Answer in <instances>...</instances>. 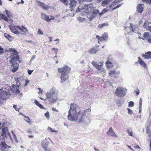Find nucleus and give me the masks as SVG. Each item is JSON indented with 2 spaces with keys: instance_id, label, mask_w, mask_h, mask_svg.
Returning <instances> with one entry per match:
<instances>
[{
  "instance_id": "338daca9",
  "label": "nucleus",
  "mask_w": 151,
  "mask_h": 151,
  "mask_svg": "<svg viewBox=\"0 0 151 151\" xmlns=\"http://www.w3.org/2000/svg\"><path fill=\"white\" fill-rule=\"evenodd\" d=\"M134 147L136 149H139L140 148V147L137 145H136Z\"/></svg>"
},
{
  "instance_id": "9b49d317",
  "label": "nucleus",
  "mask_w": 151,
  "mask_h": 151,
  "mask_svg": "<svg viewBox=\"0 0 151 151\" xmlns=\"http://www.w3.org/2000/svg\"><path fill=\"white\" fill-rule=\"evenodd\" d=\"M92 64L97 69L100 70L103 65L102 63L101 62H100L97 63L93 61L92 62Z\"/></svg>"
},
{
  "instance_id": "4be33fe9",
  "label": "nucleus",
  "mask_w": 151,
  "mask_h": 151,
  "mask_svg": "<svg viewBox=\"0 0 151 151\" xmlns=\"http://www.w3.org/2000/svg\"><path fill=\"white\" fill-rule=\"evenodd\" d=\"M143 8L142 6V4H139L137 7V10L138 12L139 13H142V12Z\"/></svg>"
},
{
  "instance_id": "5fc2aeb1",
  "label": "nucleus",
  "mask_w": 151,
  "mask_h": 151,
  "mask_svg": "<svg viewBox=\"0 0 151 151\" xmlns=\"http://www.w3.org/2000/svg\"><path fill=\"white\" fill-rule=\"evenodd\" d=\"M108 10L106 8H105L103 9L102 11L104 13V14L107 12Z\"/></svg>"
},
{
  "instance_id": "09e8293b",
  "label": "nucleus",
  "mask_w": 151,
  "mask_h": 151,
  "mask_svg": "<svg viewBox=\"0 0 151 151\" xmlns=\"http://www.w3.org/2000/svg\"><path fill=\"white\" fill-rule=\"evenodd\" d=\"M52 50L55 51V53L56 55L57 54V52L58 50V49L57 48H54L52 49Z\"/></svg>"
},
{
  "instance_id": "680f3d73",
  "label": "nucleus",
  "mask_w": 151,
  "mask_h": 151,
  "mask_svg": "<svg viewBox=\"0 0 151 151\" xmlns=\"http://www.w3.org/2000/svg\"><path fill=\"white\" fill-rule=\"evenodd\" d=\"M13 107L16 110V111H18L19 109H17V105H14L13 106Z\"/></svg>"
},
{
  "instance_id": "a19ab883",
  "label": "nucleus",
  "mask_w": 151,
  "mask_h": 151,
  "mask_svg": "<svg viewBox=\"0 0 151 151\" xmlns=\"http://www.w3.org/2000/svg\"><path fill=\"white\" fill-rule=\"evenodd\" d=\"M4 52V49L1 46H0V55L2 54Z\"/></svg>"
},
{
  "instance_id": "2eb2a0df",
  "label": "nucleus",
  "mask_w": 151,
  "mask_h": 151,
  "mask_svg": "<svg viewBox=\"0 0 151 151\" xmlns=\"http://www.w3.org/2000/svg\"><path fill=\"white\" fill-rule=\"evenodd\" d=\"M151 52L149 51L145 52V54H142V56L145 59H151Z\"/></svg>"
},
{
  "instance_id": "aec40b11",
  "label": "nucleus",
  "mask_w": 151,
  "mask_h": 151,
  "mask_svg": "<svg viewBox=\"0 0 151 151\" xmlns=\"http://www.w3.org/2000/svg\"><path fill=\"white\" fill-rule=\"evenodd\" d=\"M106 134L109 136H112L113 134H114V132L112 130V128L110 127L109 131L106 133Z\"/></svg>"
},
{
  "instance_id": "f03ea898",
  "label": "nucleus",
  "mask_w": 151,
  "mask_h": 151,
  "mask_svg": "<svg viewBox=\"0 0 151 151\" xmlns=\"http://www.w3.org/2000/svg\"><path fill=\"white\" fill-rule=\"evenodd\" d=\"M58 91L55 87H52L47 92L46 98L48 101L51 103H55L58 99Z\"/></svg>"
},
{
  "instance_id": "0eeeda50",
  "label": "nucleus",
  "mask_w": 151,
  "mask_h": 151,
  "mask_svg": "<svg viewBox=\"0 0 151 151\" xmlns=\"http://www.w3.org/2000/svg\"><path fill=\"white\" fill-rule=\"evenodd\" d=\"M5 89V88H2L0 90V99L1 100L6 99L7 98L6 96H8L9 95L10 96L11 95L10 92L4 90Z\"/></svg>"
},
{
  "instance_id": "b1692460",
  "label": "nucleus",
  "mask_w": 151,
  "mask_h": 151,
  "mask_svg": "<svg viewBox=\"0 0 151 151\" xmlns=\"http://www.w3.org/2000/svg\"><path fill=\"white\" fill-rule=\"evenodd\" d=\"M99 12V10L98 9H95L93 11L92 13L96 16V17L98 16Z\"/></svg>"
},
{
  "instance_id": "1a4fd4ad",
  "label": "nucleus",
  "mask_w": 151,
  "mask_h": 151,
  "mask_svg": "<svg viewBox=\"0 0 151 151\" xmlns=\"http://www.w3.org/2000/svg\"><path fill=\"white\" fill-rule=\"evenodd\" d=\"M19 86H17L14 84L12 85V87L11 88V91L14 93L18 94L19 93V95H20V96H22V94L20 93L19 90Z\"/></svg>"
},
{
  "instance_id": "49530a36",
  "label": "nucleus",
  "mask_w": 151,
  "mask_h": 151,
  "mask_svg": "<svg viewBox=\"0 0 151 151\" xmlns=\"http://www.w3.org/2000/svg\"><path fill=\"white\" fill-rule=\"evenodd\" d=\"M38 34L42 35L43 34V33L42 32V31L40 29H39L38 31Z\"/></svg>"
},
{
  "instance_id": "3c124183",
  "label": "nucleus",
  "mask_w": 151,
  "mask_h": 151,
  "mask_svg": "<svg viewBox=\"0 0 151 151\" xmlns=\"http://www.w3.org/2000/svg\"><path fill=\"white\" fill-rule=\"evenodd\" d=\"M13 137L14 139L15 140L16 142H18V140L17 138V137L15 134H13Z\"/></svg>"
},
{
  "instance_id": "c03bdc74",
  "label": "nucleus",
  "mask_w": 151,
  "mask_h": 151,
  "mask_svg": "<svg viewBox=\"0 0 151 151\" xmlns=\"http://www.w3.org/2000/svg\"><path fill=\"white\" fill-rule=\"evenodd\" d=\"M122 5V4H119L118 5L116 6H115V7H114V8H113L112 9V10H114L115 9H116L120 7Z\"/></svg>"
},
{
  "instance_id": "dca6fc26",
  "label": "nucleus",
  "mask_w": 151,
  "mask_h": 151,
  "mask_svg": "<svg viewBox=\"0 0 151 151\" xmlns=\"http://www.w3.org/2000/svg\"><path fill=\"white\" fill-rule=\"evenodd\" d=\"M120 71H118L117 72H116L114 70H112L109 73V75L110 76L114 77L115 78H116V75L117 74H120Z\"/></svg>"
},
{
  "instance_id": "bb28decb",
  "label": "nucleus",
  "mask_w": 151,
  "mask_h": 151,
  "mask_svg": "<svg viewBox=\"0 0 151 151\" xmlns=\"http://www.w3.org/2000/svg\"><path fill=\"white\" fill-rule=\"evenodd\" d=\"M8 51H10V52H13L14 54H18V52L16 51V50L13 48H10L9 49V50H6L5 51V52H8Z\"/></svg>"
},
{
  "instance_id": "c756f323",
  "label": "nucleus",
  "mask_w": 151,
  "mask_h": 151,
  "mask_svg": "<svg viewBox=\"0 0 151 151\" xmlns=\"http://www.w3.org/2000/svg\"><path fill=\"white\" fill-rule=\"evenodd\" d=\"M108 24L107 23H104L102 24H99L98 27L99 28H101L106 26H108Z\"/></svg>"
},
{
  "instance_id": "0e129e2a",
  "label": "nucleus",
  "mask_w": 151,
  "mask_h": 151,
  "mask_svg": "<svg viewBox=\"0 0 151 151\" xmlns=\"http://www.w3.org/2000/svg\"><path fill=\"white\" fill-rule=\"evenodd\" d=\"M54 41H55L58 42L56 43V44H58L59 42V40L58 38L56 39L55 40H54Z\"/></svg>"
},
{
  "instance_id": "774afa93",
  "label": "nucleus",
  "mask_w": 151,
  "mask_h": 151,
  "mask_svg": "<svg viewBox=\"0 0 151 151\" xmlns=\"http://www.w3.org/2000/svg\"><path fill=\"white\" fill-rule=\"evenodd\" d=\"M35 58V55H33L32 57L31 58V60H32L34 59Z\"/></svg>"
},
{
  "instance_id": "8fccbe9b",
  "label": "nucleus",
  "mask_w": 151,
  "mask_h": 151,
  "mask_svg": "<svg viewBox=\"0 0 151 151\" xmlns=\"http://www.w3.org/2000/svg\"><path fill=\"white\" fill-rule=\"evenodd\" d=\"M128 113L130 114L132 113V111L129 108H127Z\"/></svg>"
},
{
  "instance_id": "7c9ffc66",
  "label": "nucleus",
  "mask_w": 151,
  "mask_h": 151,
  "mask_svg": "<svg viewBox=\"0 0 151 151\" xmlns=\"http://www.w3.org/2000/svg\"><path fill=\"white\" fill-rule=\"evenodd\" d=\"M96 17V16L92 12V14L89 17L88 19L89 20L91 21Z\"/></svg>"
},
{
  "instance_id": "4468645a",
  "label": "nucleus",
  "mask_w": 151,
  "mask_h": 151,
  "mask_svg": "<svg viewBox=\"0 0 151 151\" xmlns=\"http://www.w3.org/2000/svg\"><path fill=\"white\" fill-rule=\"evenodd\" d=\"M108 39V36L107 33H104L102 35L101 37V41L104 40L106 42Z\"/></svg>"
},
{
  "instance_id": "4d7b16f0",
  "label": "nucleus",
  "mask_w": 151,
  "mask_h": 151,
  "mask_svg": "<svg viewBox=\"0 0 151 151\" xmlns=\"http://www.w3.org/2000/svg\"><path fill=\"white\" fill-rule=\"evenodd\" d=\"M24 3V1L23 0H21V1L17 2V4H23Z\"/></svg>"
},
{
  "instance_id": "72a5a7b5",
  "label": "nucleus",
  "mask_w": 151,
  "mask_h": 151,
  "mask_svg": "<svg viewBox=\"0 0 151 151\" xmlns=\"http://www.w3.org/2000/svg\"><path fill=\"white\" fill-rule=\"evenodd\" d=\"M4 37L7 39L8 40H9V38L11 37V36L7 33H4Z\"/></svg>"
},
{
  "instance_id": "603ef678",
  "label": "nucleus",
  "mask_w": 151,
  "mask_h": 151,
  "mask_svg": "<svg viewBox=\"0 0 151 151\" xmlns=\"http://www.w3.org/2000/svg\"><path fill=\"white\" fill-rule=\"evenodd\" d=\"M96 38L98 39L99 40L98 43H99V42L101 41V40H100L101 37H100L99 36L96 35Z\"/></svg>"
},
{
  "instance_id": "ea45409f",
  "label": "nucleus",
  "mask_w": 151,
  "mask_h": 151,
  "mask_svg": "<svg viewBox=\"0 0 151 151\" xmlns=\"http://www.w3.org/2000/svg\"><path fill=\"white\" fill-rule=\"evenodd\" d=\"M65 5H67L68 4V1L67 0H60Z\"/></svg>"
},
{
  "instance_id": "e433bc0d",
  "label": "nucleus",
  "mask_w": 151,
  "mask_h": 151,
  "mask_svg": "<svg viewBox=\"0 0 151 151\" xmlns=\"http://www.w3.org/2000/svg\"><path fill=\"white\" fill-rule=\"evenodd\" d=\"M100 72L101 74L103 76H104L105 74V70L104 69H102L100 70Z\"/></svg>"
},
{
  "instance_id": "5701e85b",
  "label": "nucleus",
  "mask_w": 151,
  "mask_h": 151,
  "mask_svg": "<svg viewBox=\"0 0 151 151\" xmlns=\"http://www.w3.org/2000/svg\"><path fill=\"white\" fill-rule=\"evenodd\" d=\"M15 81H16L17 85H16L17 86H19V87L21 84V83L20 82L21 79L19 78H15Z\"/></svg>"
},
{
  "instance_id": "f3484780",
  "label": "nucleus",
  "mask_w": 151,
  "mask_h": 151,
  "mask_svg": "<svg viewBox=\"0 0 151 151\" xmlns=\"http://www.w3.org/2000/svg\"><path fill=\"white\" fill-rule=\"evenodd\" d=\"M138 62L139 63V64L143 66L145 68H147V65L142 60H141V59L139 57H138Z\"/></svg>"
},
{
  "instance_id": "a211bd4d",
  "label": "nucleus",
  "mask_w": 151,
  "mask_h": 151,
  "mask_svg": "<svg viewBox=\"0 0 151 151\" xmlns=\"http://www.w3.org/2000/svg\"><path fill=\"white\" fill-rule=\"evenodd\" d=\"M38 4H39V5L41 6L43 9L46 10L48 9L47 6V5H45L44 3L40 1H38Z\"/></svg>"
},
{
  "instance_id": "6e6552de",
  "label": "nucleus",
  "mask_w": 151,
  "mask_h": 151,
  "mask_svg": "<svg viewBox=\"0 0 151 151\" xmlns=\"http://www.w3.org/2000/svg\"><path fill=\"white\" fill-rule=\"evenodd\" d=\"M1 135L3 136L2 138L4 140H5L9 137L10 138H11L10 134L8 131L7 127H5L2 129Z\"/></svg>"
},
{
  "instance_id": "c9c22d12",
  "label": "nucleus",
  "mask_w": 151,
  "mask_h": 151,
  "mask_svg": "<svg viewBox=\"0 0 151 151\" xmlns=\"http://www.w3.org/2000/svg\"><path fill=\"white\" fill-rule=\"evenodd\" d=\"M78 21L81 22H82L84 21L85 19L81 17H79L77 19Z\"/></svg>"
},
{
  "instance_id": "a878e982",
  "label": "nucleus",
  "mask_w": 151,
  "mask_h": 151,
  "mask_svg": "<svg viewBox=\"0 0 151 151\" xmlns=\"http://www.w3.org/2000/svg\"><path fill=\"white\" fill-rule=\"evenodd\" d=\"M48 144L46 142L42 143L41 145L42 147L44 149L45 151H47V148Z\"/></svg>"
},
{
  "instance_id": "9d476101",
  "label": "nucleus",
  "mask_w": 151,
  "mask_h": 151,
  "mask_svg": "<svg viewBox=\"0 0 151 151\" xmlns=\"http://www.w3.org/2000/svg\"><path fill=\"white\" fill-rule=\"evenodd\" d=\"M41 17L42 19L45 20L48 22H50L51 20L54 19V17L51 16H50V17H49L48 16L43 13H42Z\"/></svg>"
},
{
  "instance_id": "f8f14e48",
  "label": "nucleus",
  "mask_w": 151,
  "mask_h": 151,
  "mask_svg": "<svg viewBox=\"0 0 151 151\" xmlns=\"http://www.w3.org/2000/svg\"><path fill=\"white\" fill-rule=\"evenodd\" d=\"M144 28L147 30L151 32V23L150 22H145L143 24Z\"/></svg>"
},
{
  "instance_id": "37998d69",
  "label": "nucleus",
  "mask_w": 151,
  "mask_h": 151,
  "mask_svg": "<svg viewBox=\"0 0 151 151\" xmlns=\"http://www.w3.org/2000/svg\"><path fill=\"white\" fill-rule=\"evenodd\" d=\"M142 99L141 98H140L139 100V109L141 110L142 106Z\"/></svg>"
},
{
  "instance_id": "ddd939ff",
  "label": "nucleus",
  "mask_w": 151,
  "mask_h": 151,
  "mask_svg": "<svg viewBox=\"0 0 151 151\" xmlns=\"http://www.w3.org/2000/svg\"><path fill=\"white\" fill-rule=\"evenodd\" d=\"M9 27L13 33L16 35H18L19 34V31L14 27H13L11 25H9Z\"/></svg>"
},
{
  "instance_id": "a18cd8bd",
  "label": "nucleus",
  "mask_w": 151,
  "mask_h": 151,
  "mask_svg": "<svg viewBox=\"0 0 151 151\" xmlns=\"http://www.w3.org/2000/svg\"><path fill=\"white\" fill-rule=\"evenodd\" d=\"M45 116L49 119V112L48 111L45 114Z\"/></svg>"
},
{
  "instance_id": "423d86ee",
  "label": "nucleus",
  "mask_w": 151,
  "mask_h": 151,
  "mask_svg": "<svg viewBox=\"0 0 151 151\" xmlns=\"http://www.w3.org/2000/svg\"><path fill=\"white\" fill-rule=\"evenodd\" d=\"M83 4H80L78 7V10L76 11V12H79L83 10V11L86 13H88L91 12L93 9L94 8L93 7L90 6L89 4H85L84 6H83Z\"/></svg>"
},
{
  "instance_id": "864d4df0",
  "label": "nucleus",
  "mask_w": 151,
  "mask_h": 151,
  "mask_svg": "<svg viewBox=\"0 0 151 151\" xmlns=\"http://www.w3.org/2000/svg\"><path fill=\"white\" fill-rule=\"evenodd\" d=\"M35 103L36 104V105L38 106L39 104H40L39 103V102L37 101V100H35Z\"/></svg>"
},
{
  "instance_id": "4c0bfd02",
  "label": "nucleus",
  "mask_w": 151,
  "mask_h": 151,
  "mask_svg": "<svg viewBox=\"0 0 151 151\" xmlns=\"http://www.w3.org/2000/svg\"><path fill=\"white\" fill-rule=\"evenodd\" d=\"M134 103L132 101H130L129 103L128 106L129 107H132L134 106Z\"/></svg>"
},
{
  "instance_id": "13d9d810",
  "label": "nucleus",
  "mask_w": 151,
  "mask_h": 151,
  "mask_svg": "<svg viewBox=\"0 0 151 151\" xmlns=\"http://www.w3.org/2000/svg\"><path fill=\"white\" fill-rule=\"evenodd\" d=\"M104 14V13L102 11H101V12L100 13L99 12V15L100 16V17L102 16V15Z\"/></svg>"
},
{
  "instance_id": "052dcab7",
  "label": "nucleus",
  "mask_w": 151,
  "mask_h": 151,
  "mask_svg": "<svg viewBox=\"0 0 151 151\" xmlns=\"http://www.w3.org/2000/svg\"><path fill=\"white\" fill-rule=\"evenodd\" d=\"M38 106L41 109H44L45 108L43 107V106L41 104H40L38 105Z\"/></svg>"
},
{
  "instance_id": "f257e3e1",
  "label": "nucleus",
  "mask_w": 151,
  "mask_h": 151,
  "mask_svg": "<svg viewBox=\"0 0 151 151\" xmlns=\"http://www.w3.org/2000/svg\"><path fill=\"white\" fill-rule=\"evenodd\" d=\"M91 111L90 108L86 110H81L79 106L76 104H71L68 111V119L70 121H76L78 122H83L86 118V113Z\"/></svg>"
},
{
  "instance_id": "7ed1b4c3",
  "label": "nucleus",
  "mask_w": 151,
  "mask_h": 151,
  "mask_svg": "<svg viewBox=\"0 0 151 151\" xmlns=\"http://www.w3.org/2000/svg\"><path fill=\"white\" fill-rule=\"evenodd\" d=\"M71 70V68L68 66H65L63 67L58 68V72L60 73L61 83H63L69 77L68 73Z\"/></svg>"
},
{
  "instance_id": "412c9836",
  "label": "nucleus",
  "mask_w": 151,
  "mask_h": 151,
  "mask_svg": "<svg viewBox=\"0 0 151 151\" xmlns=\"http://www.w3.org/2000/svg\"><path fill=\"white\" fill-rule=\"evenodd\" d=\"M0 19H2L8 22L9 21L8 18L4 14H0Z\"/></svg>"
},
{
  "instance_id": "6e6d98bb",
  "label": "nucleus",
  "mask_w": 151,
  "mask_h": 151,
  "mask_svg": "<svg viewBox=\"0 0 151 151\" xmlns=\"http://www.w3.org/2000/svg\"><path fill=\"white\" fill-rule=\"evenodd\" d=\"M33 71V70H28V74L30 75L31 74L32 72Z\"/></svg>"
},
{
  "instance_id": "6ab92c4d",
  "label": "nucleus",
  "mask_w": 151,
  "mask_h": 151,
  "mask_svg": "<svg viewBox=\"0 0 151 151\" xmlns=\"http://www.w3.org/2000/svg\"><path fill=\"white\" fill-rule=\"evenodd\" d=\"M98 50L96 48H93L89 50V53L91 54H95Z\"/></svg>"
},
{
  "instance_id": "58836bf2",
  "label": "nucleus",
  "mask_w": 151,
  "mask_h": 151,
  "mask_svg": "<svg viewBox=\"0 0 151 151\" xmlns=\"http://www.w3.org/2000/svg\"><path fill=\"white\" fill-rule=\"evenodd\" d=\"M127 132L128 133V135L130 136H132L133 135L132 133L133 132L132 131L130 132V129H128L127 130Z\"/></svg>"
},
{
  "instance_id": "c85d7f7f",
  "label": "nucleus",
  "mask_w": 151,
  "mask_h": 151,
  "mask_svg": "<svg viewBox=\"0 0 151 151\" xmlns=\"http://www.w3.org/2000/svg\"><path fill=\"white\" fill-rule=\"evenodd\" d=\"M106 66L107 68H109L111 67L112 64L110 62L107 61L106 62Z\"/></svg>"
},
{
  "instance_id": "69168bd1",
  "label": "nucleus",
  "mask_w": 151,
  "mask_h": 151,
  "mask_svg": "<svg viewBox=\"0 0 151 151\" xmlns=\"http://www.w3.org/2000/svg\"><path fill=\"white\" fill-rule=\"evenodd\" d=\"M140 92L139 90H137V91H136V93L137 95H138L139 93Z\"/></svg>"
},
{
  "instance_id": "20e7f679",
  "label": "nucleus",
  "mask_w": 151,
  "mask_h": 151,
  "mask_svg": "<svg viewBox=\"0 0 151 151\" xmlns=\"http://www.w3.org/2000/svg\"><path fill=\"white\" fill-rule=\"evenodd\" d=\"M10 58L11 59L9 60L10 63L12 64V71L13 72H15L18 68L19 65L16 61L18 59V56L16 54L12 53Z\"/></svg>"
},
{
  "instance_id": "2f4dec72",
  "label": "nucleus",
  "mask_w": 151,
  "mask_h": 151,
  "mask_svg": "<svg viewBox=\"0 0 151 151\" xmlns=\"http://www.w3.org/2000/svg\"><path fill=\"white\" fill-rule=\"evenodd\" d=\"M5 11L6 12V14L7 15V17L9 19H10V12L6 10H5Z\"/></svg>"
},
{
  "instance_id": "bf43d9fd",
  "label": "nucleus",
  "mask_w": 151,
  "mask_h": 151,
  "mask_svg": "<svg viewBox=\"0 0 151 151\" xmlns=\"http://www.w3.org/2000/svg\"><path fill=\"white\" fill-rule=\"evenodd\" d=\"M29 82V81L28 80L26 81L25 82V84L24 85V86H26L28 84Z\"/></svg>"
},
{
  "instance_id": "393cba45",
  "label": "nucleus",
  "mask_w": 151,
  "mask_h": 151,
  "mask_svg": "<svg viewBox=\"0 0 151 151\" xmlns=\"http://www.w3.org/2000/svg\"><path fill=\"white\" fill-rule=\"evenodd\" d=\"M101 5L103 7H105L107 6V5L109 4L108 2H107V1H106V0L102 1L101 2Z\"/></svg>"
},
{
  "instance_id": "f704fd0d",
  "label": "nucleus",
  "mask_w": 151,
  "mask_h": 151,
  "mask_svg": "<svg viewBox=\"0 0 151 151\" xmlns=\"http://www.w3.org/2000/svg\"><path fill=\"white\" fill-rule=\"evenodd\" d=\"M24 117L25 118L24 119L28 123H29L30 122H31L30 121V118L28 116H25Z\"/></svg>"
},
{
  "instance_id": "e2e57ef3",
  "label": "nucleus",
  "mask_w": 151,
  "mask_h": 151,
  "mask_svg": "<svg viewBox=\"0 0 151 151\" xmlns=\"http://www.w3.org/2000/svg\"><path fill=\"white\" fill-rule=\"evenodd\" d=\"M17 27L19 29L21 30V31H23V30H22V28L21 27L19 26H17Z\"/></svg>"
},
{
  "instance_id": "cd10ccee",
  "label": "nucleus",
  "mask_w": 151,
  "mask_h": 151,
  "mask_svg": "<svg viewBox=\"0 0 151 151\" xmlns=\"http://www.w3.org/2000/svg\"><path fill=\"white\" fill-rule=\"evenodd\" d=\"M130 24V26L129 27H125V29H126V28L127 29H129V32H130L131 31H132V32H134L133 29L132 27V24Z\"/></svg>"
},
{
  "instance_id": "79ce46f5",
  "label": "nucleus",
  "mask_w": 151,
  "mask_h": 151,
  "mask_svg": "<svg viewBox=\"0 0 151 151\" xmlns=\"http://www.w3.org/2000/svg\"><path fill=\"white\" fill-rule=\"evenodd\" d=\"M47 129L48 130L50 131L51 132H58V131L57 130H52V128L50 127H48V128Z\"/></svg>"
},
{
  "instance_id": "473e14b6",
  "label": "nucleus",
  "mask_w": 151,
  "mask_h": 151,
  "mask_svg": "<svg viewBox=\"0 0 151 151\" xmlns=\"http://www.w3.org/2000/svg\"><path fill=\"white\" fill-rule=\"evenodd\" d=\"M143 37L144 38H147L149 37V32H145L143 35Z\"/></svg>"
},
{
  "instance_id": "de8ad7c7",
  "label": "nucleus",
  "mask_w": 151,
  "mask_h": 151,
  "mask_svg": "<svg viewBox=\"0 0 151 151\" xmlns=\"http://www.w3.org/2000/svg\"><path fill=\"white\" fill-rule=\"evenodd\" d=\"M143 2H147L148 4L151 3V0H142Z\"/></svg>"
},
{
  "instance_id": "39448f33",
  "label": "nucleus",
  "mask_w": 151,
  "mask_h": 151,
  "mask_svg": "<svg viewBox=\"0 0 151 151\" xmlns=\"http://www.w3.org/2000/svg\"><path fill=\"white\" fill-rule=\"evenodd\" d=\"M127 91V90L125 88L119 87L116 89L115 93L117 96L123 97L126 95Z\"/></svg>"
}]
</instances>
